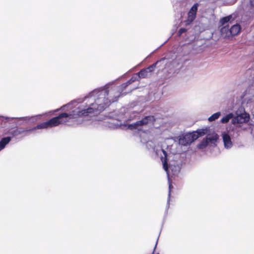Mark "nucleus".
Returning a JSON list of instances; mask_svg holds the SVG:
<instances>
[{
    "label": "nucleus",
    "instance_id": "3",
    "mask_svg": "<svg viewBox=\"0 0 254 254\" xmlns=\"http://www.w3.org/2000/svg\"><path fill=\"white\" fill-rule=\"evenodd\" d=\"M241 30L240 25L236 24L231 26L229 29L228 25H226L221 29V32L222 33H226V36L229 35L235 36L237 35Z\"/></svg>",
    "mask_w": 254,
    "mask_h": 254
},
{
    "label": "nucleus",
    "instance_id": "7",
    "mask_svg": "<svg viewBox=\"0 0 254 254\" xmlns=\"http://www.w3.org/2000/svg\"><path fill=\"white\" fill-rule=\"evenodd\" d=\"M249 114L247 113L241 114L235 117L234 122H236L238 124H242L248 122L249 121Z\"/></svg>",
    "mask_w": 254,
    "mask_h": 254
},
{
    "label": "nucleus",
    "instance_id": "8",
    "mask_svg": "<svg viewBox=\"0 0 254 254\" xmlns=\"http://www.w3.org/2000/svg\"><path fill=\"white\" fill-rule=\"evenodd\" d=\"M179 142L180 144L184 146L189 145L192 142L191 140L190 135L188 133L180 137L179 139Z\"/></svg>",
    "mask_w": 254,
    "mask_h": 254
},
{
    "label": "nucleus",
    "instance_id": "6",
    "mask_svg": "<svg viewBox=\"0 0 254 254\" xmlns=\"http://www.w3.org/2000/svg\"><path fill=\"white\" fill-rule=\"evenodd\" d=\"M156 121V118L154 116H147L143 118L141 120L138 121L140 126L146 125L149 123L154 124Z\"/></svg>",
    "mask_w": 254,
    "mask_h": 254
},
{
    "label": "nucleus",
    "instance_id": "2",
    "mask_svg": "<svg viewBox=\"0 0 254 254\" xmlns=\"http://www.w3.org/2000/svg\"><path fill=\"white\" fill-rule=\"evenodd\" d=\"M68 118L69 119L73 118V115L71 113H63L59 114V116L57 117L52 118L47 122H43L37 125L35 127L31 129H24L22 128H17L11 131V134L13 136H16L24 132L57 127L60 124H63L67 122L68 121Z\"/></svg>",
    "mask_w": 254,
    "mask_h": 254
},
{
    "label": "nucleus",
    "instance_id": "20",
    "mask_svg": "<svg viewBox=\"0 0 254 254\" xmlns=\"http://www.w3.org/2000/svg\"><path fill=\"white\" fill-rule=\"evenodd\" d=\"M139 126V123H138V121H137L134 123L129 125L128 126V128L130 129H138V127Z\"/></svg>",
    "mask_w": 254,
    "mask_h": 254
},
{
    "label": "nucleus",
    "instance_id": "12",
    "mask_svg": "<svg viewBox=\"0 0 254 254\" xmlns=\"http://www.w3.org/2000/svg\"><path fill=\"white\" fill-rule=\"evenodd\" d=\"M148 72L145 68L140 70L137 73L138 78H145L147 77Z\"/></svg>",
    "mask_w": 254,
    "mask_h": 254
},
{
    "label": "nucleus",
    "instance_id": "22",
    "mask_svg": "<svg viewBox=\"0 0 254 254\" xmlns=\"http://www.w3.org/2000/svg\"><path fill=\"white\" fill-rule=\"evenodd\" d=\"M249 3L251 8L254 7V0H249Z\"/></svg>",
    "mask_w": 254,
    "mask_h": 254
},
{
    "label": "nucleus",
    "instance_id": "19",
    "mask_svg": "<svg viewBox=\"0 0 254 254\" xmlns=\"http://www.w3.org/2000/svg\"><path fill=\"white\" fill-rule=\"evenodd\" d=\"M218 138V136L217 134H215V135H213L211 137H207L206 139H207V141H208V143L209 142H212L213 141H216Z\"/></svg>",
    "mask_w": 254,
    "mask_h": 254
},
{
    "label": "nucleus",
    "instance_id": "17",
    "mask_svg": "<svg viewBox=\"0 0 254 254\" xmlns=\"http://www.w3.org/2000/svg\"><path fill=\"white\" fill-rule=\"evenodd\" d=\"M196 133L197 132H196L195 131H194L192 132L188 133L189 135H190V137L191 138V140L192 141V142L196 140L198 138V136Z\"/></svg>",
    "mask_w": 254,
    "mask_h": 254
},
{
    "label": "nucleus",
    "instance_id": "4",
    "mask_svg": "<svg viewBox=\"0 0 254 254\" xmlns=\"http://www.w3.org/2000/svg\"><path fill=\"white\" fill-rule=\"evenodd\" d=\"M198 6V4L195 3L189 10L188 13L187 19L184 21L186 26L190 25L195 19Z\"/></svg>",
    "mask_w": 254,
    "mask_h": 254
},
{
    "label": "nucleus",
    "instance_id": "11",
    "mask_svg": "<svg viewBox=\"0 0 254 254\" xmlns=\"http://www.w3.org/2000/svg\"><path fill=\"white\" fill-rule=\"evenodd\" d=\"M232 16L231 15L229 16L224 17L220 20L219 23L221 26L224 25L226 23H228V22L232 19Z\"/></svg>",
    "mask_w": 254,
    "mask_h": 254
},
{
    "label": "nucleus",
    "instance_id": "10",
    "mask_svg": "<svg viewBox=\"0 0 254 254\" xmlns=\"http://www.w3.org/2000/svg\"><path fill=\"white\" fill-rule=\"evenodd\" d=\"M11 140L10 137H4L0 141V151L4 148L5 145L9 142Z\"/></svg>",
    "mask_w": 254,
    "mask_h": 254
},
{
    "label": "nucleus",
    "instance_id": "18",
    "mask_svg": "<svg viewBox=\"0 0 254 254\" xmlns=\"http://www.w3.org/2000/svg\"><path fill=\"white\" fill-rule=\"evenodd\" d=\"M208 144V141H207V139H203L198 145V147L200 149H202L207 146Z\"/></svg>",
    "mask_w": 254,
    "mask_h": 254
},
{
    "label": "nucleus",
    "instance_id": "9",
    "mask_svg": "<svg viewBox=\"0 0 254 254\" xmlns=\"http://www.w3.org/2000/svg\"><path fill=\"white\" fill-rule=\"evenodd\" d=\"M165 60V58H163L161 60L157 61L155 63L153 64H152L149 66L148 67L145 68L146 69H147L148 73L152 72L154 71L155 68L157 66V64H159L161 63V62L164 61Z\"/></svg>",
    "mask_w": 254,
    "mask_h": 254
},
{
    "label": "nucleus",
    "instance_id": "16",
    "mask_svg": "<svg viewBox=\"0 0 254 254\" xmlns=\"http://www.w3.org/2000/svg\"><path fill=\"white\" fill-rule=\"evenodd\" d=\"M195 131L197 132L196 133L198 135V137H201V136H203L204 135H205L207 133V129H198L196 130Z\"/></svg>",
    "mask_w": 254,
    "mask_h": 254
},
{
    "label": "nucleus",
    "instance_id": "15",
    "mask_svg": "<svg viewBox=\"0 0 254 254\" xmlns=\"http://www.w3.org/2000/svg\"><path fill=\"white\" fill-rule=\"evenodd\" d=\"M220 116V112L215 113L213 114L212 115H211L208 118V120L210 122L214 121L215 120L217 119Z\"/></svg>",
    "mask_w": 254,
    "mask_h": 254
},
{
    "label": "nucleus",
    "instance_id": "13",
    "mask_svg": "<svg viewBox=\"0 0 254 254\" xmlns=\"http://www.w3.org/2000/svg\"><path fill=\"white\" fill-rule=\"evenodd\" d=\"M233 117V115L232 113H230L224 117L222 118L221 121L223 124H225L228 123L229 120Z\"/></svg>",
    "mask_w": 254,
    "mask_h": 254
},
{
    "label": "nucleus",
    "instance_id": "1",
    "mask_svg": "<svg viewBox=\"0 0 254 254\" xmlns=\"http://www.w3.org/2000/svg\"><path fill=\"white\" fill-rule=\"evenodd\" d=\"M137 80V75L132 76L126 82L123 83L119 89H112L110 90L103 89L99 91L98 98L91 104V107L78 112L79 117L90 116L96 112H102L108 107L111 103L117 101L119 97L123 94L122 92L129 84Z\"/></svg>",
    "mask_w": 254,
    "mask_h": 254
},
{
    "label": "nucleus",
    "instance_id": "14",
    "mask_svg": "<svg viewBox=\"0 0 254 254\" xmlns=\"http://www.w3.org/2000/svg\"><path fill=\"white\" fill-rule=\"evenodd\" d=\"M164 153L165 154V158L162 161L163 166L164 169L166 171H168V165L167 163V153L165 151H164Z\"/></svg>",
    "mask_w": 254,
    "mask_h": 254
},
{
    "label": "nucleus",
    "instance_id": "21",
    "mask_svg": "<svg viewBox=\"0 0 254 254\" xmlns=\"http://www.w3.org/2000/svg\"><path fill=\"white\" fill-rule=\"evenodd\" d=\"M187 31V29L184 28H181L179 29L178 31V35L181 36L183 33H185Z\"/></svg>",
    "mask_w": 254,
    "mask_h": 254
},
{
    "label": "nucleus",
    "instance_id": "5",
    "mask_svg": "<svg viewBox=\"0 0 254 254\" xmlns=\"http://www.w3.org/2000/svg\"><path fill=\"white\" fill-rule=\"evenodd\" d=\"M222 137L225 148L227 149L231 148L233 146V142L230 136L228 133L224 132L222 133Z\"/></svg>",
    "mask_w": 254,
    "mask_h": 254
}]
</instances>
